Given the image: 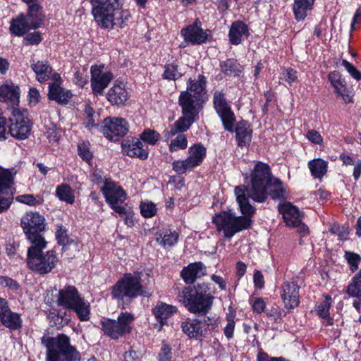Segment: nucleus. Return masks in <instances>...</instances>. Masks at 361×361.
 Wrapping results in <instances>:
<instances>
[{
    "label": "nucleus",
    "mask_w": 361,
    "mask_h": 361,
    "mask_svg": "<svg viewBox=\"0 0 361 361\" xmlns=\"http://www.w3.org/2000/svg\"><path fill=\"white\" fill-rule=\"evenodd\" d=\"M250 178V185L237 186L234 190L239 208L244 216H236L231 211H223L212 218L217 231H223L226 238H230L236 233L250 228L251 216L255 209L250 204L249 197L255 202H264L267 198L269 185L274 179L271 176L269 166L261 161L255 164Z\"/></svg>",
    "instance_id": "obj_1"
},
{
    "label": "nucleus",
    "mask_w": 361,
    "mask_h": 361,
    "mask_svg": "<svg viewBox=\"0 0 361 361\" xmlns=\"http://www.w3.org/2000/svg\"><path fill=\"white\" fill-rule=\"evenodd\" d=\"M92 13L97 24L104 28L123 27L131 15L123 9L124 0H90Z\"/></svg>",
    "instance_id": "obj_2"
},
{
    "label": "nucleus",
    "mask_w": 361,
    "mask_h": 361,
    "mask_svg": "<svg viewBox=\"0 0 361 361\" xmlns=\"http://www.w3.org/2000/svg\"><path fill=\"white\" fill-rule=\"evenodd\" d=\"M207 283H198L194 288H184L178 295V300L194 314H206L212 307L214 297Z\"/></svg>",
    "instance_id": "obj_3"
},
{
    "label": "nucleus",
    "mask_w": 361,
    "mask_h": 361,
    "mask_svg": "<svg viewBox=\"0 0 361 361\" xmlns=\"http://www.w3.org/2000/svg\"><path fill=\"white\" fill-rule=\"evenodd\" d=\"M46 246V240L41 239L39 242L32 243L27 250V267L39 274L49 273L56 267L58 260L54 251L43 252Z\"/></svg>",
    "instance_id": "obj_4"
},
{
    "label": "nucleus",
    "mask_w": 361,
    "mask_h": 361,
    "mask_svg": "<svg viewBox=\"0 0 361 361\" xmlns=\"http://www.w3.org/2000/svg\"><path fill=\"white\" fill-rule=\"evenodd\" d=\"M42 343L47 348V361H76L80 359L79 353L70 343V338L63 334L54 338H43Z\"/></svg>",
    "instance_id": "obj_5"
},
{
    "label": "nucleus",
    "mask_w": 361,
    "mask_h": 361,
    "mask_svg": "<svg viewBox=\"0 0 361 361\" xmlns=\"http://www.w3.org/2000/svg\"><path fill=\"white\" fill-rule=\"evenodd\" d=\"M56 302L59 306L74 310L80 321H87L90 318V303L81 297L73 286H66L59 290Z\"/></svg>",
    "instance_id": "obj_6"
},
{
    "label": "nucleus",
    "mask_w": 361,
    "mask_h": 361,
    "mask_svg": "<svg viewBox=\"0 0 361 361\" xmlns=\"http://www.w3.org/2000/svg\"><path fill=\"white\" fill-rule=\"evenodd\" d=\"M147 291L141 284L140 275L138 273L126 274L112 287L111 295L118 300L124 301L138 295H147Z\"/></svg>",
    "instance_id": "obj_7"
},
{
    "label": "nucleus",
    "mask_w": 361,
    "mask_h": 361,
    "mask_svg": "<svg viewBox=\"0 0 361 361\" xmlns=\"http://www.w3.org/2000/svg\"><path fill=\"white\" fill-rule=\"evenodd\" d=\"M135 317L128 312H121L117 319H106L101 322L104 334L112 339H118L130 332Z\"/></svg>",
    "instance_id": "obj_8"
},
{
    "label": "nucleus",
    "mask_w": 361,
    "mask_h": 361,
    "mask_svg": "<svg viewBox=\"0 0 361 361\" xmlns=\"http://www.w3.org/2000/svg\"><path fill=\"white\" fill-rule=\"evenodd\" d=\"M44 218L37 212H27L21 219V226L30 244L44 239L41 233L45 230Z\"/></svg>",
    "instance_id": "obj_9"
},
{
    "label": "nucleus",
    "mask_w": 361,
    "mask_h": 361,
    "mask_svg": "<svg viewBox=\"0 0 361 361\" xmlns=\"http://www.w3.org/2000/svg\"><path fill=\"white\" fill-rule=\"evenodd\" d=\"M8 133L18 140H25L31 132L32 122L27 117V111L15 109L9 118Z\"/></svg>",
    "instance_id": "obj_10"
},
{
    "label": "nucleus",
    "mask_w": 361,
    "mask_h": 361,
    "mask_svg": "<svg viewBox=\"0 0 361 361\" xmlns=\"http://www.w3.org/2000/svg\"><path fill=\"white\" fill-rule=\"evenodd\" d=\"M207 149L202 144H195L188 149L189 156L183 161H174L173 170L178 174H183L200 166L206 157Z\"/></svg>",
    "instance_id": "obj_11"
},
{
    "label": "nucleus",
    "mask_w": 361,
    "mask_h": 361,
    "mask_svg": "<svg viewBox=\"0 0 361 361\" xmlns=\"http://www.w3.org/2000/svg\"><path fill=\"white\" fill-rule=\"evenodd\" d=\"M15 175L13 169L0 167V213L8 210L13 202V191L11 186L14 184Z\"/></svg>",
    "instance_id": "obj_12"
},
{
    "label": "nucleus",
    "mask_w": 361,
    "mask_h": 361,
    "mask_svg": "<svg viewBox=\"0 0 361 361\" xmlns=\"http://www.w3.org/2000/svg\"><path fill=\"white\" fill-rule=\"evenodd\" d=\"M213 103L214 107L221 118L224 128L229 132H233L235 118L224 94L221 92L216 91L214 94Z\"/></svg>",
    "instance_id": "obj_13"
},
{
    "label": "nucleus",
    "mask_w": 361,
    "mask_h": 361,
    "mask_svg": "<svg viewBox=\"0 0 361 361\" xmlns=\"http://www.w3.org/2000/svg\"><path fill=\"white\" fill-rule=\"evenodd\" d=\"M128 131L126 121L122 118H106L103 121L102 132L104 135L111 140H117L123 137Z\"/></svg>",
    "instance_id": "obj_14"
},
{
    "label": "nucleus",
    "mask_w": 361,
    "mask_h": 361,
    "mask_svg": "<svg viewBox=\"0 0 361 361\" xmlns=\"http://www.w3.org/2000/svg\"><path fill=\"white\" fill-rule=\"evenodd\" d=\"M204 102V98L193 95L190 92H181L178 98V104L182 109V114L195 118L202 109Z\"/></svg>",
    "instance_id": "obj_15"
},
{
    "label": "nucleus",
    "mask_w": 361,
    "mask_h": 361,
    "mask_svg": "<svg viewBox=\"0 0 361 361\" xmlns=\"http://www.w3.org/2000/svg\"><path fill=\"white\" fill-rule=\"evenodd\" d=\"M91 87L94 94H102L113 78L111 72H103V66L91 67Z\"/></svg>",
    "instance_id": "obj_16"
},
{
    "label": "nucleus",
    "mask_w": 361,
    "mask_h": 361,
    "mask_svg": "<svg viewBox=\"0 0 361 361\" xmlns=\"http://www.w3.org/2000/svg\"><path fill=\"white\" fill-rule=\"evenodd\" d=\"M101 190L109 204L123 203L126 199V194L122 188L111 180L105 179Z\"/></svg>",
    "instance_id": "obj_17"
},
{
    "label": "nucleus",
    "mask_w": 361,
    "mask_h": 361,
    "mask_svg": "<svg viewBox=\"0 0 361 361\" xmlns=\"http://www.w3.org/2000/svg\"><path fill=\"white\" fill-rule=\"evenodd\" d=\"M300 287L295 282H285L281 286V298L286 307L293 309L298 306Z\"/></svg>",
    "instance_id": "obj_18"
},
{
    "label": "nucleus",
    "mask_w": 361,
    "mask_h": 361,
    "mask_svg": "<svg viewBox=\"0 0 361 361\" xmlns=\"http://www.w3.org/2000/svg\"><path fill=\"white\" fill-rule=\"evenodd\" d=\"M20 99V88L13 83L0 86V102L6 103L13 110L18 109Z\"/></svg>",
    "instance_id": "obj_19"
},
{
    "label": "nucleus",
    "mask_w": 361,
    "mask_h": 361,
    "mask_svg": "<svg viewBox=\"0 0 361 361\" xmlns=\"http://www.w3.org/2000/svg\"><path fill=\"white\" fill-rule=\"evenodd\" d=\"M198 23V20H196L192 25L182 29L181 34L185 41L194 44H200L206 41L207 35L199 27Z\"/></svg>",
    "instance_id": "obj_20"
},
{
    "label": "nucleus",
    "mask_w": 361,
    "mask_h": 361,
    "mask_svg": "<svg viewBox=\"0 0 361 361\" xmlns=\"http://www.w3.org/2000/svg\"><path fill=\"white\" fill-rule=\"evenodd\" d=\"M328 78L335 89V92L338 96L341 97L345 104L353 102V92L349 90L345 84V82L341 79L339 74L336 72H331Z\"/></svg>",
    "instance_id": "obj_21"
},
{
    "label": "nucleus",
    "mask_w": 361,
    "mask_h": 361,
    "mask_svg": "<svg viewBox=\"0 0 361 361\" xmlns=\"http://www.w3.org/2000/svg\"><path fill=\"white\" fill-rule=\"evenodd\" d=\"M122 150L124 154L131 157H138L146 159L148 157V152L143 149L142 142L137 138L128 140L122 143Z\"/></svg>",
    "instance_id": "obj_22"
},
{
    "label": "nucleus",
    "mask_w": 361,
    "mask_h": 361,
    "mask_svg": "<svg viewBox=\"0 0 361 361\" xmlns=\"http://www.w3.org/2000/svg\"><path fill=\"white\" fill-rule=\"evenodd\" d=\"M207 268L200 262L190 264L181 271V276L187 284H192L197 278L206 275Z\"/></svg>",
    "instance_id": "obj_23"
},
{
    "label": "nucleus",
    "mask_w": 361,
    "mask_h": 361,
    "mask_svg": "<svg viewBox=\"0 0 361 361\" xmlns=\"http://www.w3.org/2000/svg\"><path fill=\"white\" fill-rule=\"evenodd\" d=\"M279 212L288 226H294L301 220V215L298 207L290 202H285L279 206Z\"/></svg>",
    "instance_id": "obj_24"
},
{
    "label": "nucleus",
    "mask_w": 361,
    "mask_h": 361,
    "mask_svg": "<svg viewBox=\"0 0 361 361\" xmlns=\"http://www.w3.org/2000/svg\"><path fill=\"white\" fill-rule=\"evenodd\" d=\"M128 97V91L121 84H114L107 93V99L113 105H123Z\"/></svg>",
    "instance_id": "obj_25"
},
{
    "label": "nucleus",
    "mask_w": 361,
    "mask_h": 361,
    "mask_svg": "<svg viewBox=\"0 0 361 361\" xmlns=\"http://www.w3.org/2000/svg\"><path fill=\"white\" fill-rule=\"evenodd\" d=\"M177 311L175 306L168 305L163 302H159L154 308L153 312L157 320L159 322L160 330L163 325L166 323L168 318L173 315Z\"/></svg>",
    "instance_id": "obj_26"
},
{
    "label": "nucleus",
    "mask_w": 361,
    "mask_h": 361,
    "mask_svg": "<svg viewBox=\"0 0 361 361\" xmlns=\"http://www.w3.org/2000/svg\"><path fill=\"white\" fill-rule=\"evenodd\" d=\"M48 97L60 104H67L72 97L71 91L61 87L57 82L49 85Z\"/></svg>",
    "instance_id": "obj_27"
},
{
    "label": "nucleus",
    "mask_w": 361,
    "mask_h": 361,
    "mask_svg": "<svg viewBox=\"0 0 361 361\" xmlns=\"http://www.w3.org/2000/svg\"><path fill=\"white\" fill-rule=\"evenodd\" d=\"M207 80L204 75H198L197 77L190 78L187 82V89L185 92H190V94L200 96L204 98L206 94Z\"/></svg>",
    "instance_id": "obj_28"
},
{
    "label": "nucleus",
    "mask_w": 361,
    "mask_h": 361,
    "mask_svg": "<svg viewBox=\"0 0 361 361\" xmlns=\"http://www.w3.org/2000/svg\"><path fill=\"white\" fill-rule=\"evenodd\" d=\"M31 29L38 28L44 20L42 7L38 4H32L28 6V13L25 16Z\"/></svg>",
    "instance_id": "obj_29"
},
{
    "label": "nucleus",
    "mask_w": 361,
    "mask_h": 361,
    "mask_svg": "<svg viewBox=\"0 0 361 361\" xmlns=\"http://www.w3.org/2000/svg\"><path fill=\"white\" fill-rule=\"evenodd\" d=\"M235 135L238 145L240 147L249 145L251 142L252 130L246 121H240L235 128Z\"/></svg>",
    "instance_id": "obj_30"
},
{
    "label": "nucleus",
    "mask_w": 361,
    "mask_h": 361,
    "mask_svg": "<svg viewBox=\"0 0 361 361\" xmlns=\"http://www.w3.org/2000/svg\"><path fill=\"white\" fill-rule=\"evenodd\" d=\"M248 35L247 26L241 21L232 23L229 31V39L232 44H239L243 35Z\"/></svg>",
    "instance_id": "obj_31"
},
{
    "label": "nucleus",
    "mask_w": 361,
    "mask_h": 361,
    "mask_svg": "<svg viewBox=\"0 0 361 361\" xmlns=\"http://www.w3.org/2000/svg\"><path fill=\"white\" fill-rule=\"evenodd\" d=\"M182 331L190 338H199L202 336V323L197 319L186 321L182 323Z\"/></svg>",
    "instance_id": "obj_32"
},
{
    "label": "nucleus",
    "mask_w": 361,
    "mask_h": 361,
    "mask_svg": "<svg viewBox=\"0 0 361 361\" xmlns=\"http://www.w3.org/2000/svg\"><path fill=\"white\" fill-rule=\"evenodd\" d=\"M314 0H294L293 10L297 20H303L312 9Z\"/></svg>",
    "instance_id": "obj_33"
},
{
    "label": "nucleus",
    "mask_w": 361,
    "mask_h": 361,
    "mask_svg": "<svg viewBox=\"0 0 361 361\" xmlns=\"http://www.w3.org/2000/svg\"><path fill=\"white\" fill-rule=\"evenodd\" d=\"M194 121L195 117L187 114H183L182 116L173 124L169 134L171 135H175L178 133H183L188 130Z\"/></svg>",
    "instance_id": "obj_34"
},
{
    "label": "nucleus",
    "mask_w": 361,
    "mask_h": 361,
    "mask_svg": "<svg viewBox=\"0 0 361 361\" xmlns=\"http://www.w3.org/2000/svg\"><path fill=\"white\" fill-rule=\"evenodd\" d=\"M31 68L35 73L37 79L39 82L47 80L52 71L51 67L45 61H38L37 63L32 64Z\"/></svg>",
    "instance_id": "obj_35"
},
{
    "label": "nucleus",
    "mask_w": 361,
    "mask_h": 361,
    "mask_svg": "<svg viewBox=\"0 0 361 361\" xmlns=\"http://www.w3.org/2000/svg\"><path fill=\"white\" fill-rule=\"evenodd\" d=\"M31 29L25 16L20 15L11 21L10 31L16 36L23 35L28 30Z\"/></svg>",
    "instance_id": "obj_36"
},
{
    "label": "nucleus",
    "mask_w": 361,
    "mask_h": 361,
    "mask_svg": "<svg viewBox=\"0 0 361 361\" xmlns=\"http://www.w3.org/2000/svg\"><path fill=\"white\" fill-rule=\"evenodd\" d=\"M308 167L314 178H321L327 171V162L320 158L314 159L308 162Z\"/></svg>",
    "instance_id": "obj_37"
},
{
    "label": "nucleus",
    "mask_w": 361,
    "mask_h": 361,
    "mask_svg": "<svg viewBox=\"0 0 361 361\" xmlns=\"http://www.w3.org/2000/svg\"><path fill=\"white\" fill-rule=\"evenodd\" d=\"M178 238V234L176 231H160L156 234L157 242L164 247L174 245L177 243Z\"/></svg>",
    "instance_id": "obj_38"
},
{
    "label": "nucleus",
    "mask_w": 361,
    "mask_h": 361,
    "mask_svg": "<svg viewBox=\"0 0 361 361\" xmlns=\"http://www.w3.org/2000/svg\"><path fill=\"white\" fill-rule=\"evenodd\" d=\"M56 195L61 201L68 204H73L75 201L74 192L70 185L62 184L57 186L56 189Z\"/></svg>",
    "instance_id": "obj_39"
},
{
    "label": "nucleus",
    "mask_w": 361,
    "mask_h": 361,
    "mask_svg": "<svg viewBox=\"0 0 361 361\" xmlns=\"http://www.w3.org/2000/svg\"><path fill=\"white\" fill-rule=\"evenodd\" d=\"M222 72L230 76H238L242 72L243 67L233 59H227L221 63Z\"/></svg>",
    "instance_id": "obj_40"
},
{
    "label": "nucleus",
    "mask_w": 361,
    "mask_h": 361,
    "mask_svg": "<svg viewBox=\"0 0 361 361\" xmlns=\"http://www.w3.org/2000/svg\"><path fill=\"white\" fill-rule=\"evenodd\" d=\"M1 322L6 327L11 329H20L22 326V319L20 315L11 310L7 313L1 320Z\"/></svg>",
    "instance_id": "obj_41"
},
{
    "label": "nucleus",
    "mask_w": 361,
    "mask_h": 361,
    "mask_svg": "<svg viewBox=\"0 0 361 361\" xmlns=\"http://www.w3.org/2000/svg\"><path fill=\"white\" fill-rule=\"evenodd\" d=\"M268 194L274 200H281L286 198V190L282 188V183L278 178H274L269 185Z\"/></svg>",
    "instance_id": "obj_42"
},
{
    "label": "nucleus",
    "mask_w": 361,
    "mask_h": 361,
    "mask_svg": "<svg viewBox=\"0 0 361 361\" xmlns=\"http://www.w3.org/2000/svg\"><path fill=\"white\" fill-rule=\"evenodd\" d=\"M182 73L178 66L174 63H169L166 64L165 70L163 74L164 79L176 80L181 78Z\"/></svg>",
    "instance_id": "obj_43"
},
{
    "label": "nucleus",
    "mask_w": 361,
    "mask_h": 361,
    "mask_svg": "<svg viewBox=\"0 0 361 361\" xmlns=\"http://www.w3.org/2000/svg\"><path fill=\"white\" fill-rule=\"evenodd\" d=\"M331 304V296H326L324 301L318 305L317 307V311L318 315L323 318L327 319V325L332 324V319L329 317V308Z\"/></svg>",
    "instance_id": "obj_44"
},
{
    "label": "nucleus",
    "mask_w": 361,
    "mask_h": 361,
    "mask_svg": "<svg viewBox=\"0 0 361 361\" xmlns=\"http://www.w3.org/2000/svg\"><path fill=\"white\" fill-rule=\"evenodd\" d=\"M84 111L85 117L83 123L85 128L90 130L97 126V124L95 123L96 116L94 111L91 106L86 105Z\"/></svg>",
    "instance_id": "obj_45"
},
{
    "label": "nucleus",
    "mask_w": 361,
    "mask_h": 361,
    "mask_svg": "<svg viewBox=\"0 0 361 361\" xmlns=\"http://www.w3.org/2000/svg\"><path fill=\"white\" fill-rule=\"evenodd\" d=\"M188 140L184 134H178L174 139H172L169 145V150L175 152L179 149H186Z\"/></svg>",
    "instance_id": "obj_46"
},
{
    "label": "nucleus",
    "mask_w": 361,
    "mask_h": 361,
    "mask_svg": "<svg viewBox=\"0 0 361 361\" xmlns=\"http://www.w3.org/2000/svg\"><path fill=\"white\" fill-rule=\"evenodd\" d=\"M235 313L231 311L226 317L227 324L224 329V334L227 339L230 340L233 337L235 322L234 320Z\"/></svg>",
    "instance_id": "obj_47"
},
{
    "label": "nucleus",
    "mask_w": 361,
    "mask_h": 361,
    "mask_svg": "<svg viewBox=\"0 0 361 361\" xmlns=\"http://www.w3.org/2000/svg\"><path fill=\"white\" fill-rule=\"evenodd\" d=\"M347 293L352 297L361 298V279L355 276L347 288Z\"/></svg>",
    "instance_id": "obj_48"
},
{
    "label": "nucleus",
    "mask_w": 361,
    "mask_h": 361,
    "mask_svg": "<svg viewBox=\"0 0 361 361\" xmlns=\"http://www.w3.org/2000/svg\"><path fill=\"white\" fill-rule=\"evenodd\" d=\"M160 135L155 130L147 129L140 135V139L145 143L154 145L159 140Z\"/></svg>",
    "instance_id": "obj_49"
},
{
    "label": "nucleus",
    "mask_w": 361,
    "mask_h": 361,
    "mask_svg": "<svg viewBox=\"0 0 361 361\" xmlns=\"http://www.w3.org/2000/svg\"><path fill=\"white\" fill-rule=\"evenodd\" d=\"M344 257L348 262L352 271H355L358 269L361 260V257L358 254L350 251H345Z\"/></svg>",
    "instance_id": "obj_50"
},
{
    "label": "nucleus",
    "mask_w": 361,
    "mask_h": 361,
    "mask_svg": "<svg viewBox=\"0 0 361 361\" xmlns=\"http://www.w3.org/2000/svg\"><path fill=\"white\" fill-rule=\"evenodd\" d=\"M70 321L71 317L66 312L63 314L58 313L52 317V326L59 329L68 324Z\"/></svg>",
    "instance_id": "obj_51"
},
{
    "label": "nucleus",
    "mask_w": 361,
    "mask_h": 361,
    "mask_svg": "<svg viewBox=\"0 0 361 361\" xmlns=\"http://www.w3.org/2000/svg\"><path fill=\"white\" fill-rule=\"evenodd\" d=\"M140 212L144 217L150 218L156 214L157 207L152 202H142L140 204Z\"/></svg>",
    "instance_id": "obj_52"
},
{
    "label": "nucleus",
    "mask_w": 361,
    "mask_h": 361,
    "mask_svg": "<svg viewBox=\"0 0 361 361\" xmlns=\"http://www.w3.org/2000/svg\"><path fill=\"white\" fill-rule=\"evenodd\" d=\"M16 201L23 203L30 206H35L40 204V202L36 199V197L31 194L22 195L16 197Z\"/></svg>",
    "instance_id": "obj_53"
},
{
    "label": "nucleus",
    "mask_w": 361,
    "mask_h": 361,
    "mask_svg": "<svg viewBox=\"0 0 361 361\" xmlns=\"http://www.w3.org/2000/svg\"><path fill=\"white\" fill-rule=\"evenodd\" d=\"M0 285L11 290H16L20 288L19 283L8 276H0Z\"/></svg>",
    "instance_id": "obj_54"
},
{
    "label": "nucleus",
    "mask_w": 361,
    "mask_h": 361,
    "mask_svg": "<svg viewBox=\"0 0 361 361\" xmlns=\"http://www.w3.org/2000/svg\"><path fill=\"white\" fill-rule=\"evenodd\" d=\"M42 37L37 32H34L27 34L24 38V44L25 45H35L40 43Z\"/></svg>",
    "instance_id": "obj_55"
},
{
    "label": "nucleus",
    "mask_w": 361,
    "mask_h": 361,
    "mask_svg": "<svg viewBox=\"0 0 361 361\" xmlns=\"http://www.w3.org/2000/svg\"><path fill=\"white\" fill-rule=\"evenodd\" d=\"M342 65L345 68L350 75L357 80L361 79V73L350 62L346 60L342 61Z\"/></svg>",
    "instance_id": "obj_56"
},
{
    "label": "nucleus",
    "mask_w": 361,
    "mask_h": 361,
    "mask_svg": "<svg viewBox=\"0 0 361 361\" xmlns=\"http://www.w3.org/2000/svg\"><path fill=\"white\" fill-rule=\"evenodd\" d=\"M172 357L171 349L166 343H163L159 353V361H171Z\"/></svg>",
    "instance_id": "obj_57"
},
{
    "label": "nucleus",
    "mask_w": 361,
    "mask_h": 361,
    "mask_svg": "<svg viewBox=\"0 0 361 361\" xmlns=\"http://www.w3.org/2000/svg\"><path fill=\"white\" fill-rule=\"evenodd\" d=\"M307 137L311 142L316 145H321L323 142L321 134L315 130H309L307 133Z\"/></svg>",
    "instance_id": "obj_58"
},
{
    "label": "nucleus",
    "mask_w": 361,
    "mask_h": 361,
    "mask_svg": "<svg viewBox=\"0 0 361 361\" xmlns=\"http://www.w3.org/2000/svg\"><path fill=\"white\" fill-rule=\"evenodd\" d=\"M283 79L288 83L296 80L298 75L296 71L293 68H287L283 71Z\"/></svg>",
    "instance_id": "obj_59"
},
{
    "label": "nucleus",
    "mask_w": 361,
    "mask_h": 361,
    "mask_svg": "<svg viewBox=\"0 0 361 361\" xmlns=\"http://www.w3.org/2000/svg\"><path fill=\"white\" fill-rule=\"evenodd\" d=\"M257 361H286V359L282 357H270L267 353L262 350H259L257 354Z\"/></svg>",
    "instance_id": "obj_60"
},
{
    "label": "nucleus",
    "mask_w": 361,
    "mask_h": 361,
    "mask_svg": "<svg viewBox=\"0 0 361 361\" xmlns=\"http://www.w3.org/2000/svg\"><path fill=\"white\" fill-rule=\"evenodd\" d=\"M78 154L86 161H90L92 157V153L84 145H78Z\"/></svg>",
    "instance_id": "obj_61"
},
{
    "label": "nucleus",
    "mask_w": 361,
    "mask_h": 361,
    "mask_svg": "<svg viewBox=\"0 0 361 361\" xmlns=\"http://www.w3.org/2000/svg\"><path fill=\"white\" fill-rule=\"evenodd\" d=\"M255 286L257 288L261 289L264 287V281L262 274L259 271H256L253 276Z\"/></svg>",
    "instance_id": "obj_62"
},
{
    "label": "nucleus",
    "mask_w": 361,
    "mask_h": 361,
    "mask_svg": "<svg viewBox=\"0 0 361 361\" xmlns=\"http://www.w3.org/2000/svg\"><path fill=\"white\" fill-rule=\"evenodd\" d=\"M28 97L30 103L35 105L39 100L40 94L39 91L35 87H31L29 91Z\"/></svg>",
    "instance_id": "obj_63"
},
{
    "label": "nucleus",
    "mask_w": 361,
    "mask_h": 361,
    "mask_svg": "<svg viewBox=\"0 0 361 361\" xmlns=\"http://www.w3.org/2000/svg\"><path fill=\"white\" fill-rule=\"evenodd\" d=\"M74 82L81 87H83L87 83V75H84L80 72H76L73 79Z\"/></svg>",
    "instance_id": "obj_64"
}]
</instances>
